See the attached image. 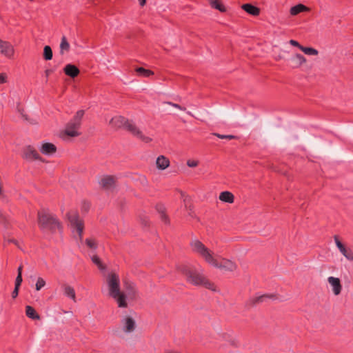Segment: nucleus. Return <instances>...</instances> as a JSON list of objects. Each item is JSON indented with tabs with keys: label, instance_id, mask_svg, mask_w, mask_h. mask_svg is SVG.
<instances>
[{
	"label": "nucleus",
	"instance_id": "f257e3e1",
	"mask_svg": "<svg viewBox=\"0 0 353 353\" xmlns=\"http://www.w3.org/2000/svg\"><path fill=\"white\" fill-rule=\"evenodd\" d=\"M190 245L193 252L199 255L207 263L214 268L230 272H233L236 269L237 265L234 262L221 258L200 241L197 239L192 240Z\"/></svg>",
	"mask_w": 353,
	"mask_h": 353
},
{
	"label": "nucleus",
	"instance_id": "f03ea898",
	"mask_svg": "<svg viewBox=\"0 0 353 353\" xmlns=\"http://www.w3.org/2000/svg\"><path fill=\"white\" fill-rule=\"evenodd\" d=\"M108 294L114 299L119 307H128L127 299H132L136 294V290L132 283L126 285V293L121 291L120 279L115 273L108 274L107 279Z\"/></svg>",
	"mask_w": 353,
	"mask_h": 353
},
{
	"label": "nucleus",
	"instance_id": "7ed1b4c3",
	"mask_svg": "<svg viewBox=\"0 0 353 353\" xmlns=\"http://www.w3.org/2000/svg\"><path fill=\"white\" fill-rule=\"evenodd\" d=\"M109 125L112 128H114L125 127V128L130 131L134 137H137L145 143H149L152 141L150 137L145 135L133 123L129 121L123 117L116 116L112 118L109 122Z\"/></svg>",
	"mask_w": 353,
	"mask_h": 353
},
{
	"label": "nucleus",
	"instance_id": "20e7f679",
	"mask_svg": "<svg viewBox=\"0 0 353 353\" xmlns=\"http://www.w3.org/2000/svg\"><path fill=\"white\" fill-rule=\"evenodd\" d=\"M179 270L185 275L186 280L194 285H203L205 288L215 291V287L212 283L208 280L203 275L198 273L194 268L186 265H181Z\"/></svg>",
	"mask_w": 353,
	"mask_h": 353
},
{
	"label": "nucleus",
	"instance_id": "39448f33",
	"mask_svg": "<svg viewBox=\"0 0 353 353\" xmlns=\"http://www.w3.org/2000/svg\"><path fill=\"white\" fill-rule=\"evenodd\" d=\"M37 216L38 224L42 230L54 232L60 227V223L58 219L46 209L39 211Z\"/></svg>",
	"mask_w": 353,
	"mask_h": 353
},
{
	"label": "nucleus",
	"instance_id": "423d86ee",
	"mask_svg": "<svg viewBox=\"0 0 353 353\" xmlns=\"http://www.w3.org/2000/svg\"><path fill=\"white\" fill-rule=\"evenodd\" d=\"M137 323L132 315H124L120 321L119 327L114 331L116 335L122 336V334H130L135 331Z\"/></svg>",
	"mask_w": 353,
	"mask_h": 353
},
{
	"label": "nucleus",
	"instance_id": "0eeeda50",
	"mask_svg": "<svg viewBox=\"0 0 353 353\" xmlns=\"http://www.w3.org/2000/svg\"><path fill=\"white\" fill-rule=\"evenodd\" d=\"M83 114V110H79L77 112L73 119L67 124L65 130L62 135L63 139H66V137H75L79 135L78 129L81 125V120Z\"/></svg>",
	"mask_w": 353,
	"mask_h": 353
},
{
	"label": "nucleus",
	"instance_id": "6e6552de",
	"mask_svg": "<svg viewBox=\"0 0 353 353\" xmlns=\"http://www.w3.org/2000/svg\"><path fill=\"white\" fill-rule=\"evenodd\" d=\"M67 218L71 226L74 230H76L79 239L81 240L83 230V221L79 218L78 212L75 210H70L67 213Z\"/></svg>",
	"mask_w": 353,
	"mask_h": 353
},
{
	"label": "nucleus",
	"instance_id": "1a4fd4ad",
	"mask_svg": "<svg viewBox=\"0 0 353 353\" xmlns=\"http://www.w3.org/2000/svg\"><path fill=\"white\" fill-rule=\"evenodd\" d=\"M327 282L334 295L339 296L343 289L341 280L337 277L331 276L327 278Z\"/></svg>",
	"mask_w": 353,
	"mask_h": 353
},
{
	"label": "nucleus",
	"instance_id": "9d476101",
	"mask_svg": "<svg viewBox=\"0 0 353 353\" xmlns=\"http://www.w3.org/2000/svg\"><path fill=\"white\" fill-rule=\"evenodd\" d=\"M0 53L10 59L14 54V46L8 41L0 39Z\"/></svg>",
	"mask_w": 353,
	"mask_h": 353
},
{
	"label": "nucleus",
	"instance_id": "9b49d317",
	"mask_svg": "<svg viewBox=\"0 0 353 353\" xmlns=\"http://www.w3.org/2000/svg\"><path fill=\"white\" fill-rule=\"evenodd\" d=\"M334 241L340 252L349 261H353V252L350 248H346L338 239L334 236Z\"/></svg>",
	"mask_w": 353,
	"mask_h": 353
},
{
	"label": "nucleus",
	"instance_id": "f8f14e48",
	"mask_svg": "<svg viewBox=\"0 0 353 353\" xmlns=\"http://www.w3.org/2000/svg\"><path fill=\"white\" fill-rule=\"evenodd\" d=\"M23 157L28 160H40L41 158L37 150L32 146L28 145L23 150Z\"/></svg>",
	"mask_w": 353,
	"mask_h": 353
},
{
	"label": "nucleus",
	"instance_id": "ddd939ff",
	"mask_svg": "<svg viewBox=\"0 0 353 353\" xmlns=\"http://www.w3.org/2000/svg\"><path fill=\"white\" fill-rule=\"evenodd\" d=\"M115 178L112 176H104L99 181V184L103 189L111 190L114 187Z\"/></svg>",
	"mask_w": 353,
	"mask_h": 353
},
{
	"label": "nucleus",
	"instance_id": "4468645a",
	"mask_svg": "<svg viewBox=\"0 0 353 353\" xmlns=\"http://www.w3.org/2000/svg\"><path fill=\"white\" fill-rule=\"evenodd\" d=\"M61 288L65 296L70 298L74 302L77 301L75 290L73 287L68 284H63Z\"/></svg>",
	"mask_w": 353,
	"mask_h": 353
},
{
	"label": "nucleus",
	"instance_id": "2eb2a0df",
	"mask_svg": "<svg viewBox=\"0 0 353 353\" xmlns=\"http://www.w3.org/2000/svg\"><path fill=\"white\" fill-rule=\"evenodd\" d=\"M63 70L66 75L72 78L77 77L80 72L78 68L72 64H67Z\"/></svg>",
	"mask_w": 353,
	"mask_h": 353
},
{
	"label": "nucleus",
	"instance_id": "dca6fc26",
	"mask_svg": "<svg viewBox=\"0 0 353 353\" xmlns=\"http://www.w3.org/2000/svg\"><path fill=\"white\" fill-rule=\"evenodd\" d=\"M274 296L273 294H264L256 297H253L249 300L248 304L250 305H254L256 304L265 302L268 299H272Z\"/></svg>",
	"mask_w": 353,
	"mask_h": 353
},
{
	"label": "nucleus",
	"instance_id": "f3484780",
	"mask_svg": "<svg viewBox=\"0 0 353 353\" xmlns=\"http://www.w3.org/2000/svg\"><path fill=\"white\" fill-rule=\"evenodd\" d=\"M241 8L247 13L253 16H258L260 13L259 8L250 3H245L242 5Z\"/></svg>",
	"mask_w": 353,
	"mask_h": 353
},
{
	"label": "nucleus",
	"instance_id": "a211bd4d",
	"mask_svg": "<svg viewBox=\"0 0 353 353\" xmlns=\"http://www.w3.org/2000/svg\"><path fill=\"white\" fill-rule=\"evenodd\" d=\"M40 151L44 154L50 155L56 152V147L52 143H45L41 145Z\"/></svg>",
	"mask_w": 353,
	"mask_h": 353
},
{
	"label": "nucleus",
	"instance_id": "6ab92c4d",
	"mask_svg": "<svg viewBox=\"0 0 353 353\" xmlns=\"http://www.w3.org/2000/svg\"><path fill=\"white\" fill-rule=\"evenodd\" d=\"M70 49V45L68 41L65 36H63L61 37L60 46H59V52L61 55H63L65 53L68 52Z\"/></svg>",
	"mask_w": 353,
	"mask_h": 353
},
{
	"label": "nucleus",
	"instance_id": "aec40b11",
	"mask_svg": "<svg viewBox=\"0 0 353 353\" xmlns=\"http://www.w3.org/2000/svg\"><path fill=\"white\" fill-rule=\"evenodd\" d=\"M157 167L160 170L166 169L170 165V161L164 156H159L156 161Z\"/></svg>",
	"mask_w": 353,
	"mask_h": 353
},
{
	"label": "nucleus",
	"instance_id": "412c9836",
	"mask_svg": "<svg viewBox=\"0 0 353 353\" xmlns=\"http://www.w3.org/2000/svg\"><path fill=\"white\" fill-rule=\"evenodd\" d=\"M219 199L222 201L232 203L234 202V195L228 191L223 192L219 195Z\"/></svg>",
	"mask_w": 353,
	"mask_h": 353
},
{
	"label": "nucleus",
	"instance_id": "4be33fe9",
	"mask_svg": "<svg viewBox=\"0 0 353 353\" xmlns=\"http://www.w3.org/2000/svg\"><path fill=\"white\" fill-rule=\"evenodd\" d=\"M292 61L296 64V67H300L306 63V59L301 54H295L292 58Z\"/></svg>",
	"mask_w": 353,
	"mask_h": 353
},
{
	"label": "nucleus",
	"instance_id": "5701e85b",
	"mask_svg": "<svg viewBox=\"0 0 353 353\" xmlns=\"http://www.w3.org/2000/svg\"><path fill=\"white\" fill-rule=\"evenodd\" d=\"M307 10H309V8L305 6L303 4H298L295 6H293L291 8L290 14L292 15H296L301 12L307 11Z\"/></svg>",
	"mask_w": 353,
	"mask_h": 353
},
{
	"label": "nucleus",
	"instance_id": "b1692460",
	"mask_svg": "<svg viewBox=\"0 0 353 353\" xmlns=\"http://www.w3.org/2000/svg\"><path fill=\"white\" fill-rule=\"evenodd\" d=\"M26 314L27 316L32 319H39V314L36 312L35 310L30 305L26 307Z\"/></svg>",
	"mask_w": 353,
	"mask_h": 353
},
{
	"label": "nucleus",
	"instance_id": "393cba45",
	"mask_svg": "<svg viewBox=\"0 0 353 353\" xmlns=\"http://www.w3.org/2000/svg\"><path fill=\"white\" fill-rule=\"evenodd\" d=\"M209 3L212 8L219 10L220 12H225V7L220 3L219 0H209Z\"/></svg>",
	"mask_w": 353,
	"mask_h": 353
},
{
	"label": "nucleus",
	"instance_id": "a878e982",
	"mask_svg": "<svg viewBox=\"0 0 353 353\" xmlns=\"http://www.w3.org/2000/svg\"><path fill=\"white\" fill-rule=\"evenodd\" d=\"M301 50L307 55L316 56L319 52L315 48L311 47H301Z\"/></svg>",
	"mask_w": 353,
	"mask_h": 353
},
{
	"label": "nucleus",
	"instance_id": "bb28decb",
	"mask_svg": "<svg viewBox=\"0 0 353 353\" xmlns=\"http://www.w3.org/2000/svg\"><path fill=\"white\" fill-rule=\"evenodd\" d=\"M43 58L46 61L51 60L52 59V50L49 46H46L43 48Z\"/></svg>",
	"mask_w": 353,
	"mask_h": 353
},
{
	"label": "nucleus",
	"instance_id": "cd10ccee",
	"mask_svg": "<svg viewBox=\"0 0 353 353\" xmlns=\"http://www.w3.org/2000/svg\"><path fill=\"white\" fill-rule=\"evenodd\" d=\"M136 72L142 77H149L152 75L154 72L150 70L145 69L143 68H138L136 69Z\"/></svg>",
	"mask_w": 353,
	"mask_h": 353
},
{
	"label": "nucleus",
	"instance_id": "c85d7f7f",
	"mask_svg": "<svg viewBox=\"0 0 353 353\" xmlns=\"http://www.w3.org/2000/svg\"><path fill=\"white\" fill-rule=\"evenodd\" d=\"M92 261L94 263H95L98 268L101 270H104L105 269V265H104L100 259L96 256V255H94L92 257Z\"/></svg>",
	"mask_w": 353,
	"mask_h": 353
},
{
	"label": "nucleus",
	"instance_id": "c756f323",
	"mask_svg": "<svg viewBox=\"0 0 353 353\" xmlns=\"http://www.w3.org/2000/svg\"><path fill=\"white\" fill-rule=\"evenodd\" d=\"M45 285L46 281H44V279L41 277H39L35 285L36 290L37 291H39L43 287L45 286Z\"/></svg>",
	"mask_w": 353,
	"mask_h": 353
},
{
	"label": "nucleus",
	"instance_id": "7c9ffc66",
	"mask_svg": "<svg viewBox=\"0 0 353 353\" xmlns=\"http://www.w3.org/2000/svg\"><path fill=\"white\" fill-rule=\"evenodd\" d=\"M85 243L91 249H96L97 247L96 241L92 239H87L85 240Z\"/></svg>",
	"mask_w": 353,
	"mask_h": 353
},
{
	"label": "nucleus",
	"instance_id": "2f4dec72",
	"mask_svg": "<svg viewBox=\"0 0 353 353\" xmlns=\"http://www.w3.org/2000/svg\"><path fill=\"white\" fill-rule=\"evenodd\" d=\"M214 134L220 139H232L235 138V137L233 135H223L217 133H215Z\"/></svg>",
	"mask_w": 353,
	"mask_h": 353
},
{
	"label": "nucleus",
	"instance_id": "473e14b6",
	"mask_svg": "<svg viewBox=\"0 0 353 353\" xmlns=\"http://www.w3.org/2000/svg\"><path fill=\"white\" fill-rule=\"evenodd\" d=\"M21 283H22V275H20V274H18L16 278V281H15V287L19 288Z\"/></svg>",
	"mask_w": 353,
	"mask_h": 353
},
{
	"label": "nucleus",
	"instance_id": "72a5a7b5",
	"mask_svg": "<svg viewBox=\"0 0 353 353\" xmlns=\"http://www.w3.org/2000/svg\"><path fill=\"white\" fill-rule=\"evenodd\" d=\"M198 163H199L198 161H195V160H188L187 161V165L190 168H194V167L197 166Z\"/></svg>",
	"mask_w": 353,
	"mask_h": 353
},
{
	"label": "nucleus",
	"instance_id": "f704fd0d",
	"mask_svg": "<svg viewBox=\"0 0 353 353\" xmlns=\"http://www.w3.org/2000/svg\"><path fill=\"white\" fill-rule=\"evenodd\" d=\"M158 210L159 211L160 213L162 214L161 219L165 221H167V217L164 214V208H163V206H160L159 208H158Z\"/></svg>",
	"mask_w": 353,
	"mask_h": 353
},
{
	"label": "nucleus",
	"instance_id": "c9c22d12",
	"mask_svg": "<svg viewBox=\"0 0 353 353\" xmlns=\"http://www.w3.org/2000/svg\"><path fill=\"white\" fill-rule=\"evenodd\" d=\"M289 43H290L292 46H296V47L299 48L300 50H301V47H303V46L300 45V44L299 43V42H298V41H295V40H293V39L290 40V41H289Z\"/></svg>",
	"mask_w": 353,
	"mask_h": 353
},
{
	"label": "nucleus",
	"instance_id": "e433bc0d",
	"mask_svg": "<svg viewBox=\"0 0 353 353\" xmlns=\"http://www.w3.org/2000/svg\"><path fill=\"white\" fill-rule=\"evenodd\" d=\"M7 81V75L4 73L0 74V83H4Z\"/></svg>",
	"mask_w": 353,
	"mask_h": 353
},
{
	"label": "nucleus",
	"instance_id": "4c0bfd02",
	"mask_svg": "<svg viewBox=\"0 0 353 353\" xmlns=\"http://www.w3.org/2000/svg\"><path fill=\"white\" fill-rule=\"evenodd\" d=\"M167 103H168V105H172V106H173V107H174V108H178V109H179V110H183V111H184V110H185V108H183V107H181V105H178V104H176V103H172V102H167Z\"/></svg>",
	"mask_w": 353,
	"mask_h": 353
},
{
	"label": "nucleus",
	"instance_id": "58836bf2",
	"mask_svg": "<svg viewBox=\"0 0 353 353\" xmlns=\"http://www.w3.org/2000/svg\"><path fill=\"white\" fill-rule=\"evenodd\" d=\"M19 289V288H17V287L14 288V289L12 293V296L13 299H15L18 296Z\"/></svg>",
	"mask_w": 353,
	"mask_h": 353
},
{
	"label": "nucleus",
	"instance_id": "ea45409f",
	"mask_svg": "<svg viewBox=\"0 0 353 353\" xmlns=\"http://www.w3.org/2000/svg\"><path fill=\"white\" fill-rule=\"evenodd\" d=\"M52 71L51 70H49V69L46 70L45 71L46 76L48 77L52 73Z\"/></svg>",
	"mask_w": 353,
	"mask_h": 353
},
{
	"label": "nucleus",
	"instance_id": "a19ab883",
	"mask_svg": "<svg viewBox=\"0 0 353 353\" xmlns=\"http://www.w3.org/2000/svg\"><path fill=\"white\" fill-rule=\"evenodd\" d=\"M139 4L141 6H143L145 4L146 0H139Z\"/></svg>",
	"mask_w": 353,
	"mask_h": 353
},
{
	"label": "nucleus",
	"instance_id": "79ce46f5",
	"mask_svg": "<svg viewBox=\"0 0 353 353\" xmlns=\"http://www.w3.org/2000/svg\"><path fill=\"white\" fill-rule=\"evenodd\" d=\"M17 272H18V274H20V275L22 274V266L21 265H20L19 267Z\"/></svg>",
	"mask_w": 353,
	"mask_h": 353
},
{
	"label": "nucleus",
	"instance_id": "37998d69",
	"mask_svg": "<svg viewBox=\"0 0 353 353\" xmlns=\"http://www.w3.org/2000/svg\"><path fill=\"white\" fill-rule=\"evenodd\" d=\"M143 181L146 182V179L145 178L143 179Z\"/></svg>",
	"mask_w": 353,
	"mask_h": 353
}]
</instances>
